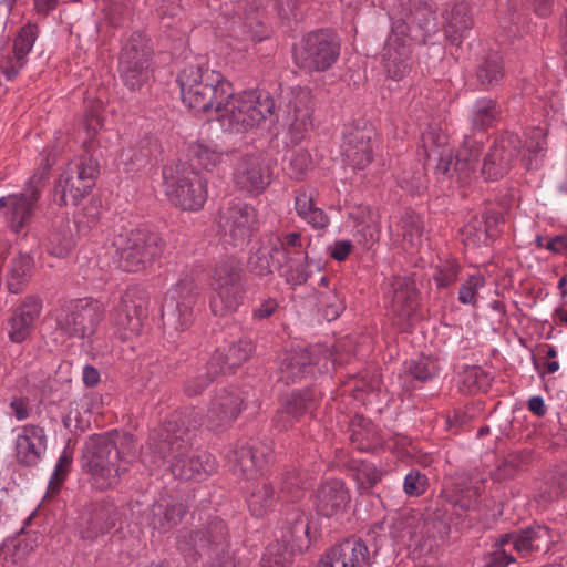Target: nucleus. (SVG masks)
I'll return each mask as SVG.
<instances>
[{
	"label": "nucleus",
	"instance_id": "14",
	"mask_svg": "<svg viewBox=\"0 0 567 567\" xmlns=\"http://www.w3.org/2000/svg\"><path fill=\"white\" fill-rule=\"evenodd\" d=\"M419 12L406 14L393 23L382 52V62L388 75L393 80H401L410 70V47L408 39L409 24L417 22Z\"/></svg>",
	"mask_w": 567,
	"mask_h": 567
},
{
	"label": "nucleus",
	"instance_id": "32",
	"mask_svg": "<svg viewBox=\"0 0 567 567\" xmlns=\"http://www.w3.org/2000/svg\"><path fill=\"white\" fill-rule=\"evenodd\" d=\"M37 39L35 25L23 27L13 41L12 52L1 65L2 73L8 80L14 79L27 63V55L32 50Z\"/></svg>",
	"mask_w": 567,
	"mask_h": 567
},
{
	"label": "nucleus",
	"instance_id": "27",
	"mask_svg": "<svg viewBox=\"0 0 567 567\" xmlns=\"http://www.w3.org/2000/svg\"><path fill=\"white\" fill-rule=\"evenodd\" d=\"M16 458L24 466H35L47 451V435L41 426L25 425L16 439Z\"/></svg>",
	"mask_w": 567,
	"mask_h": 567
},
{
	"label": "nucleus",
	"instance_id": "17",
	"mask_svg": "<svg viewBox=\"0 0 567 567\" xmlns=\"http://www.w3.org/2000/svg\"><path fill=\"white\" fill-rule=\"evenodd\" d=\"M227 535L224 520L214 517L196 530L183 532L178 536L177 547L185 556L196 559L207 551L227 547Z\"/></svg>",
	"mask_w": 567,
	"mask_h": 567
},
{
	"label": "nucleus",
	"instance_id": "12",
	"mask_svg": "<svg viewBox=\"0 0 567 567\" xmlns=\"http://www.w3.org/2000/svg\"><path fill=\"white\" fill-rule=\"evenodd\" d=\"M51 166L52 163L47 159L44 167L30 178L25 192L0 198V208L7 209L6 219L13 231L19 233L31 221L35 203L40 197L39 187L48 178Z\"/></svg>",
	"mask_w": 567,
	"mask_h": 567
},
{
	"label": "nucleus",
	"instance_id": "5",
	"mask_svg": "<svg viewBox=\"0 0 567 567\" xmlns=\"http://www.w3.org/2000/svg\"><path fill=\"white\" fill-rule=\"evenodd\" d=\"M104 249L118 269L128 272L145 269L162 254L158 236L142 229L115 230L107 237Z\"/></svg>",
	"mask_w": 567,
	"mask_h": 567
},
{
	"label": "nucleus",
	"instance_id": "48",
	"mask_svg": "<svg viewBox=\"0 0 567 567\" xmlns=\"http://www.w3.org/2000/svg\"><path fill=\"white\" fill-rule=\"evenodd\" d=\"M477 80L485 87L494 86L503 78V59L498 52L489 53L477 69Z\"/></svg>",
	"mask_w": 567,
	"mask_h": 567
},
{
	"label": "nucleus",
	"instance_id": "64",
	"mask_svg": "<svg viewBox=\"0 0 567 567\" xmlns=\"http://www.w3.org/2000/svg\"><path fill=\"white\" fill-rule=\"evenodd\" d=\"M208 560L206 567H236L235 558L227 547H221L206 553Z\"/></svg>",
	"mask_w": 567,
	"mask_h": 567
},
{
	"label": "nucleus",
	"instance_id": "59",
	"mask_svg": "<svg viewBox=\"0 0 567 567\" xmlns=\"http://www.w3.org/2000/svg\"><path fill=\"white\" fill-rule=\"evenodd\" d=\"M458 264L455 260H444L436 266L433 279L437 288H447L452 286L458 275Z\"/></svg>",
	"mask_w": 567,
	"mask_h": 567
},
{
	"label": "nucleus",
	"instance_id": "26",
	"mask_svg": "<svg viewBox=\"0 0 567 567\" xmlns=\"http://www.w3.org/2000/svg\"><path fill=\"white\" fill-rule=\"evenodd\" d=\"M42 310V300L35 296L27 297L13 311L9 319V339L14 343L25 341Z\"/></svg>",
	"mask_w": 567,
	"mask_h": 567
},
{
	"label": "nucleus",
	"instance_id": "58",
	"mask_svg": "<svg viewBox=\"0 0 567 567\" xmlns=\"http://www.w3.org/2000/svg\"><path fill=\"white\" fill-rule=\"evenodd\" d=\"M354 476L359 488L369 491L381 481L382 472L374 464L361 462L355 470Z\"/></svg>",
	"mask_w": 567,
	"mask_h": 567
},
{
	"label": "nucleus",
	"instance_id": "23",
	"mask_svg": "<svg viewBox=\"0 0 567 567\" xmlns=\"http://www.w3.org/2000/svg\"><path fill=\"white\" fill-rule=\"evenodd\" d=\"M371 564L365 543L359 538H348L331 547L317 567H369Z\"/></svg>",
	"mask_w": 567,
	"mask_h": 567
},
{
	"label": "nucleus",
	"instance_id": "40",
	"mask_svg": "<svg viewBox=\"0 0 567 567\" xmlns=\"http://www.w3.org/2000/svg\"><path fill=\"white\" fill-rule=\"evenodd\" d=\"M156 150V143L151 137H146L137 145L122 150L118 156V167L126 172L137 171L146 165Z\"/></svg>",
	"mask_w": 567,
	"mask_h": 567
},
{
	"label": "nucleus",
	"instance_id": "37",
	"mask_svg": "<svg viewBox=\"0 0 567 567\" xmlns=\"http://www.w3.org/2000/svg\"><path fill=\"white\" fill-rule=\"evenodd\" d=\"M499 216L491 213L482 219H474L464 227V240L473 247L488 246L497 236Z\"/></svg>",
	"mask_w": 567,
	"mask_h": 567
},
{
	"label": "nucleus",
	"instance_id": "3",
	"mask_svg": "<svg viewBox=\"0 0 567 567\" xmlns=\"http://www.w3.org/2000/svg\"><path fill=\"white\" fill-rule=\"evenodd\" d=\"M118 447L104 436L91 437L83 454V468L91 475V483L97 489L115 486L121 475L127 471L125 456L136 454V444L132 434L120 437Z\"/></svg>",
	"mask_w": 567,
	"mask_h": 567
},
{
	"label": "nucleus",
	"instance_id": "1",
	"mask_svg": "<svg viewBox=\"0 0 567 567\" xmlns=\"http://www.w3.org/2000/svg\"><path fill=\"white\" fill-rule=\"evenodd\" d=\"M190 422L182 412H174L148 439L155 465L168 462L174 477L202 481L216 471L215 457L205 451H190Z\"/></svg>",
	"mask_w": 567,
	"mask_h": 567
},
{
	"label": "nucleus",
	"instance_id": "2",
	"mask_svg": "<svg viewBox=\"0 0 567 567\" xmlns=\"http://www.w3.org/2000/svg\"><path fill=\"white\" fill-rule=\"evenodd\" d=\"M99 106L85 115L83 146L85 154L70 162L60 175L56 185L59 204L76 205L95 185L99 175L97 156H102L96 146H100V130L102 127L99 116Z\"/></svg>",
	"mask_w": 567,
	"mask_h": 567
},
{
	"label": "nucleus",
	"instance_id": "16",
	"mask_svg": "<svg viewBox=\"0 0 567 567\" xmlns=\"http://www.w3.org/2000/svg\"><path fill=\"white\" fill-rule=\"evenodd\" d=\"M147 306L148 296L143 288L133 286L125 290L113 319L120 338L130 340L142 332Z\"/></svg>",
	"mask_w": 567,
	"mask_h": 567
},
{
	"label": "nucleus",
	"instance_id": "24",
	"mask_svg": "<svg viewBox=\"0 0 567 567\" xmlns=\"http://www.w3.org/2000/svg\"><path fill=\"white\" fill-rule=\"evenodd\" d=\"M244 401L243 392L237 388L220 390L212 400L207 422L212 427L230 424L240 414Z\"/></svg>",
	"mask_w": 567,
	"mask_h": 567
},
{
	"label": "nucleus",
	"instance_id": "29",
	"mask_svg": "<svg viewBox=\"0 0 567 567\" xmlns=\"http://www.w3.org/2000/svg\"><path fill=\"white\" fill-rule=\"evenodd\" d=\"M349 502V492L343 483L338 480L322 483L315 495L316 509L326 517L343 513Z\"/></svg>",
	"mask_w": 567,
	"mask_h": 567
},
{
	"label": "nucleus",
	"instance_id": "31",
	"mask_svg": "<svg viewBox=\"0 0 567 567\" xmlns=\"http://www.w3.org/2000/svg\"><path fill=\"white\" fill-rule=\"evenodd\" d=\"M254 351L255 344L251 339L239 338L231 341L227 349H218L210 358V367H214L215 374L226 373L249 360Z\"/></svg>",
	"mask_w": 567,
	"mask_h": 567
},
{
	"label": "nucleus",
	"instance_id": "34",
	"mask_svg": "<svg viewBox=\"0 0 567 567\" xmlns=\"http://www.w3.org/2000/svg\"><path fill=\"white\" fill-rule=\"evenodd\" d=\"M83 519L82 538L94 539L115 527L118 520V512L112 503H102L94 505Z\"/></svg>",
	"mask_w": 567,
	"mask_h": 567
},
{
	"label": "nucleus",
	"instance_id": "15",
	"mask_svg": "<svg viewBox=\"0 0 567 567\" xmlns=\"http://www.w3.org/2000/svg\"><path fill=\"white\" fill-rule=\"evenodd\" d=\"M147 306L148 296L143 288L133 286L125 290L113 319L120 338L130 340L142 332Z\"/></svg>",
	"mask_w": 567,
	"mask_h": 567
},
{
	"label": "nucleus",
	"instance_id": "21",
	"mask_svg": "<svg viewBox=\"0 0 567 567\" xmlns=\"http://www.w3.org/2000/svg\"><path fill=\"white\" fill-rule=\"evenodd\" d=\"M220 226L233 246L244 245L256 229V210L246 203H235L221 216Z\"/></svg>",
	"mask_w": 567,
	"mask_h": 567
},
{
	"label": "nucleus",
	"instance_id": "42",
	"mask_svg": "<svg viewBox=\"0 0 567 567\" xmlns=\"http://www.w3.org/2000/svg\"><path fill=\"white\" fill-rule=\"evenodd\" d=\"M185 512L182 504L155 503L151 508V525L166 532L181 522Z\"/></svg>",
	"mask_w": 567,
	"mask_h": 567
},
{
	"label": "nucleus",
	"instance_id": "33",
	"mask_svg": "<svg viewBox=\"0 0 567 567\" xmlns=\"http://www.w3.org/2000/svg\"><path fill=\"white\" fill-rule=\"evenodd\" d=\"M306 97L303 94L290 100L281 115L293 143H299L312 127L311 109L307 105Z\"/></svg>",
	"mask_w": 567,
	"mask_h": 567
},
{
	"label": "nucleus",
	"instance_id": "20",
	"mask_svg": "<svg viewBox=\"0 0 567 567\" xmlns=\"http://www.w3.org/2000/svg\"><path fill=\"white\" fill-rule=\"evenodd\" d=\"M374 136L375 133L371 126H347L341 145L346 163L353 168H365L373 158L372 140Z\"/></svg>",
	"mask_w": 567,
	"mask_h": 567
},
{
	"label": "nucleus",
	"instance_id": "49",
	"mask_svg": "<svg viewBox=\"0 0 567 567\" xmlns=\"http://www.w3.org/2000/svg\"><path fill=\"white\" fill-rule=\"evenodd\" d=\"M292 563V549L288 540L270 544L260 563V567H290Z\"/></svg>",
	"mask_w": 567,
	"mask_h": 567
},
{
	"label": "nucleus",
	"instance_id": "45",
	"mask_svg": "<svg viewBox=\"0 0 567 567\" xmlns=\"http://www.w3.org/2000/svg\"><path fill=\"white\" fill-rule=\"evenodd\" d=\"M357 221L355 237L365 247H371L379 239V227L368 208L358 207L350 213Z\"/></svg>",
	"mask_w": 567,
	"mask_h": 567
},
{
	"label": "nucleus",
	"instance_id": "36",
	"mask_svg": "<svg viewBox=\"0 0 567 567\" xmlns=\"http://www.w3.org/2000/svg\"><path fill=\"white\" fill-rule=\"evenodd\" d=\"M445 20V34L452 44H460L465 32L473 25V17L470 8L465 2L455 3L450 10L443 14Z\"/></svg>",
	"mask_w": 567,
	"mask_h": 567
},
{
	"label": "nucleus",
	"instance_id": "54",
	"mask_svg": "<svg viewBox=\"0 0 567 567\" xmlns=\"http://www.w3.org/2000/svg\"><path fill=\"white\" fill-rule=\"evenodd\" d=\"M217 374L214 373V367H210V360L207 364L196 372V374L189 378L185 385L184 391L188 396H196L200 394L214 380Z\"/></svg>",
	"mask_w": 567,
	"mask_h": 567
},
{
	"label": "nucleus",
	"instance_id": "47",
	"mask_svg": "<svg viewBox=\"0 0 567 567\" xmlns=\"http://www.w3.org/2000/svg\"><path fill=\"white\" fill-rule=\"evenodd\" d=\"M75 245L74 225L71 221L62 223L49 238V250L52 255L63 258Z\"/></svg>",
	"mask_w": 567,
	"mask_h": 567
},
{
	"label": "nucleus",
	"instance_id": "50",
	"mask_svg": "<svg viewBox=\"0 0 567 567\" xmlns=\"http://www.w3.org/2000/svg\"><path fill=\"white\" fill-rule=\"evenodd\" d=\"M32 269V259L22 255L14 258L11 262L8 288L13 293H19L22 285L30 278Z\"/></svg>",
	"mask_w": 567,
	"mask_h": 567
},
{
	"label": "nucleus",
	"instance_id": "63",
	"mask_svg": "<svg viewBox=\"0 0 567 567\" xmlns=\"http://www.w3.org/2000/svg\"><path fill=\"white\" fill-rule=\"evenodd\" d=\"M485 284L482 275L471 276L460 288L458 300L462 303H474L478 288Z\"/></svg>",
	"mask_w": 567,
	"mask_h": 567
},
{
	"label": "nucleus",
	"instance_id": "18",
	"mask_svg": "<svg viewBox=\"0 0 567 567\" xmlns=\"http://www.w3.org/2000/svg\"><path fill=\"white\" fill-rule=\"evenodd\" d=\"M236 187L250 194L262 193L271 183L272 172L265 155L250 152L240 156L234 169Z\"/></svg>",
	"mask_w": 567,
	"mask_h": 567
},
{
	"label": "nucleus",
	"instance_id": "39",
	"mask_svg": "<svg viewBox=\"0 0 567 567\" xmlns=\"http://www.w3.org/2000/svg\"><path fill=\"white\" fill-rule=\"evenodd\" d=\"M276 251L277 245H260L248 259L249 271L255 276L265 277L271 275L274 269L282 268L284 262Z\"/></svg>",
	"mask_w": 567,
	"mask_h": 567
},
{
	"label": "nucleus",
	"instance_id": "61",
	"mask_svg": "<svg viewBox=\"0 0 567 567\" xmlns=\"http://www.w3.org/2000/svg\"><path fill=\"white\" fill-rule=\"evenodd\" d=\"M565 492H567V468L561 467L559 473L551 477L546 488L540 492L539 497L545 503H549L557 499Z\"/></svg>",
	"mask_w": 567,
	"mask_h": 567
},
{
	"label": "nucleus",
	"instance_id": "13",
	"mask_svg": "<svg viewBox=\"0 0 567 567\" xmlns=\"http://www.w3.org/2000/svg\"><path fill=\"white\" fill-rule=\"evenodd\" d=\"M198 289L194 280L185 278L171 289L162 306L164 326L177 331L187 329L194 320Z\"/></svg>",
	"mask_w": 567,
	"mask_h": 567
},
{
	"label": "nucleus",
	"instance_id": "25",
	"mask_svg": "<svg viewBox=\"0 0 567 567\" xmlns=\"http://www.w3.org/2000/svg\"><path fill=\"white\" fill-rule=\"evenodd\" d=\"M320 358L307 349H298L285 353L278 368V380L286 383L299 382L315 373V365Z\"/></svg>",
	"mask_w": 567,
	"mask_h": 567
},
{
	"label": "nucleus",
	"instance_id": "30",
	"mask_svg": "<svg viewBox=\"0 0 567 567\" xmlns=\"http://www.w3.org/2000/svg\"><path fill=\"white\" fill-rule=\"evenodd\" d=\"M388 298L391 310L401 320H411L417 306V292L414 282L406 277H394L390 284Z\"/></svg>",
	"mask_w": 567,
	"mask_h": 567
},
{
	"label": "nucleus",
	"instance_id": "7",
	"mask_svg": "<svg viewBox=\"0 0 567 567\" xmlns=\"http://www.w3.org/2000/svg\"><path fill=\"white\" fill-rule=\"evenodd\" d=\"M275 106V101L269 95L261 97L255 92H244L237 96L233 94L224 102L218 121L226 132L245 133L271 116Z\"/></svg>",
	"mask_w": 567,
	"mask_h": 567
},
{
	"label": "nucleus",
	"instance_id": "28",
	"mask_svg": "<svg viewBox=\"0 0 567 567\" xmlns=\"http://www.w3.org/2000/svg\"><path fill=\"white\" fill-rule=\"evenodd\" d=\"M319 396L313 390H305L292 393L277 411L274 425L279 431H285L293 425L301 416L312 413Z\"/></svg>",
	"mask_w": 567,
	"mask_h": 567
},
{
	"label": "nucleus",
	"instance_id": "41",
	"mask_svg": "<svg viewBox=\"0 0 567 567\" xmlns=\"http://www.w3.org/2000/svg\"><path fill=\"white\" fill-rule=\"evenodd\" d=\"M295 208L300 218L313 228H324L329 223L328 216L315 204V190L300 189L295 199Z\"/></svg>",
	"mask_w": 567,
	"mask_h": 567
},
{
	"label": "nucleus",
	"instance_id": "52",
	"mask_svg": "<svg viewBox=\"0 0 567 567\" xmlns=\"http://www.w3.org/2000/svg\"><path fill=\"white\" fill-rule=\"evenodd\" d=\"M297 254L298 257H289L288 260L282 261L287 267L282 276L290 285H302L308 280V272L306 271V265L308 264L307 254Z\"/></svg>",
	"mask_w": 567,
	"mask_h": 567
},
{
	"label": "nucleus",
	"instance_id": "53",
	"mask_svg": "<svg viewBox=\"0 0 567 567\" xmlns=\"http://www.w3.org/2000/svg\"><path fill=\"white\" fill-rule=\"evenodd\" d=\"M118 72L125 86L132 91L140 90L150 81L151 62L132 64L128 74L124 72V69H118Z\"/></svg>",
	"mask_w": 567,
	"mask_h": 567
},
{
	"label": "nucleus",
	"instance_id": "62",
	"mask_svg": "<svg viewBox=\"0 0 567 567\" xmlns=\"http://www.w3.org/2000/svg\"><path fill=\"white\" fill-rule=\"evenodd\" d=\"M429 485V480L425 474L417 470L410 471L403 483L405 494L412 497L422 495Z\"/></svg>",
	"mask_w": 567,
	"mask_h": 567
},
{
	"label": "nucleus",
	"instance_id": "9",
	"mask_svg": "<svg viewBox=\"0 0 567 567\" xmlns=\"http://www.w3.org/2000/svg\"><path fill=\"white\" fill-rule=\"evenodd\" d=\"M243 268L235 257L221 259L215 267L213 276L214 296L210 307L216 316H226L238 309L244 299L241 284Z\"/></svg>",
	"mask_w": 567,
	"mask_h": 567
},
{
	"label": "nucleus",
	"instance_id": "57",
	"mask_svg": "<svg viewBox=\"0 0 567 567\" xmlns=\"http://www.w3.org/2000/svg\"><path fill=\"white\" fill-rule=\"evenodd\" d=\"M271 244L277 245L276 252L282 261L288 260L289 257H298L297 252H305L302 250V238L300 233H289L282 238H278L276 243Z\"/></svg>",
	"mask_w": 567,
	"mask_h": 567
},
{
	"label": "nucleus",
	"instance_id": "11",
	"mask_svg": "<svg viewBox=\"0 0 567 567\" xmlns=\"http://www.w3.org/2000/svg\"><path fill=\"white\" fill-rule=\"evenodd\" d=\"M339 43L328 31L311 32L295 49L296 63L309 71L323 72L331 68L339 56Z\"/></svg>",
	"mask_w": 567,
	"mask_h": 567
},
{
	"label": "nucleus",
	"instance_id": "51",
	"mask_svg": "<svg viewBox=\"0 0 567 567\" xmlns=\"http://www.w3.org/2000/svg\"><path fill=\"white\" fill-rule=\"evenodd\" d=\"M192 158L197 162V164L204 167L207 171L215 168L218 164L221 163L224 153L216 150V147L204 144L196 143L189 148Z\"/></svg>",
	"mask_w": 567,
	"mask_h": 567
},
{
	"label": "nucleus",
	"instance_id": "43",
	"mask_svg": "<svg viewBox=\"0 0 567 567\" xmlns=\"http://www.w3.org/2000/svg\"><path fill=\"white\" fill-rule=\"evenodd\" d=\"M398 236L402 238L404 249L415 248L423 241L424 225L420 215L408 212L398 224Z\"/></svg>",
	"mask_w": 567,
	"mask_h": 567
},
{
	"label": "nucleus",
	"instance_id": "4",
	"mask_svg": "<svg viewBox=\"0 0 567 567\" xmlns=\"http://www.w3.org/2000/svg\"><path fill=\"white\" fill-rule=\"evenodd\" d=\"M182 100L195 112L219 113L224 102L231 97V84L214 70L202 65H187L178 76Z\"/></svg>",
	"mask_w": 567,
	"mask_h": 567
},
{
	"label": "nucleus",
	"instance_id": "22",
	"mask_svg": "<svg viewBox=\"0 0 567 567\" xmlns=\"http://www.w3.org/2000/svg\"><path fill=\"white\" fill-rule=\"evenodd\" d=\"M269 449L264 446L261 450L256 444L248 441H240L226 452V460L230 470L246 476L248 480L255 478L258 472L269 461Z\"/></svg>",
	"mask_w": 567,
	"mask_h": 567
},
{
	"label": "nucleus",
	"instance_id": "38",
	"mask_svg": "<svg viewBox=\"0 0 567 567\" xmlns=\"http://www.w3.org/2000/svg\"><path fill=\"white\" fill-rule=\"evenodd\" d=\"M152 53L148 40L141 32H134L122 49L118 69H124V72L128 74L132 64L151 62Z\"/></svg>",
	"mask_w": 567,
	"mask_h": 567
},
{
	"label": "nucleus",
	"instance_id": "8",
	"mask_svg": "<svg viewBox=\"0 0 567 567\" xmlns=\"http://www.w3.org/2000/svg\"><path fill=\"white\" fill-rule=\"evenodd\" d=\"M163 188L172 204L184 210H196L206 200L202 177L186 163L166 165L162 172Z\"/></svg>",
	"mask_w": 567,
	"mask_h": 567
},
{
	"label": "nucleus",
	"instance_id": "55",
	"mask_svg": "<svg viewBox=\"0 0 567 567\" xmlns=\"http://www.w3.org/2000/svg\"><path fill=\"white\" fill-rule=\"evenodd\" d=\"M72 464V455L68 451H63V453L60 455L54 471L51 475V478L49 481L47 496H53L59 493L61 485L63 484L64 480L66 478L70 467Z\"/></svg>",
	"mask_w": 567,
	"mask_h": 567
},
{
	"label": "nucleus",
	"instance_id": "44",
	"mask_svg": "<svg viewBox=\"0 0 567 567\" xmlns=\"http://www.w3.org/2000/svg\"><path fill=\"white\" fill-rule=\"evenodd\" d=\"M275 502V493L271 484L266 480L252 483L248 497V507L256 517L264 516Z\"/></svg>",
	"mask_w": 567,
	"mask_h": 567
},
{
	"label": "nucleus",
	"instance_id": "6",
	"mask_svg": "<svg viewBox=\"0 0 567 567\" xmlns=\"http://www.w3.org/2000/svg\"><path fill=\"white\" fill-rule=\"evenodd\" d=\"M447 136L441 130L430 127L422 134V150L424 156H439L436 171L457 182L465 183L472 175L478 164L481 154V142L466 137L455 157L447 150Z\"/></svg>",
	"mask_w": 567,
	"mask_h": 567
},
{
	"label": "nucleus",
	"instance_id": "19",
	"mask_svg": "<svg viewBox=\"0 0 567 567\" xmlns=\"http://www.w3.org/2000/svg\"><path fill=\"white\" fill-rule=\"evenodd\" d=\"M522 141L514 133H505L497 137L483 158L481 174L486 179H498L514 166Z\"/></svg>",
	"mask_w": 567,
	"mask_h": 567
},
{
	"label": "nucleus",
	"instance_id": "56",
	"mask_svg": "<svg viewBox=\"0 0 567 567\" xmlns=\"http://www.w3.org/2000/svg\"><path fill=\"white\" fill-rule=\"evenodd\" d=\"M408 371L413 379L425 382L437 373V361L431 357H420L410 361Z\"/></svg>",
	"mask_w": 567,
	"mask_h": 567
},
{
	"label": "nucleus",
	"instance_id": "46",
	"mask_svg": "<svg viewBox=\"0 0 567 567\" xmlns=\"http://www.w3.org/2000/svg\"><path fill=\"white\" fill-rule=\"evenodd\" d=\"M501 114V109L494 100H477L472 109L471 122L474 128L485 130L494 125Z\"/></svg>",
	"mask_w": 567,
	"mask_h": 567
},
{
	"label": "nucleus",
	"instance_id": "60",
	"mask_svg": "<svg viewBox=\"0 0 567 567\" xmlns=\"http://www.w3.org/2000/svg\"><path fill=\"white\" fill-rule=\"evenodd\" d=\"M303 481L300 477V473L295 468L287 470L281 474L280 478V491L278 493V497L295 498L297 497V492L302 487Z\"/></svg>",
	"mask_w": 567,
	"mask_h": 567
},
{
	"label": "nucleus",
	"instance_id": "35",
	"mask_svg": "<svg viewBox=\"0 0 567 567\" xmlns=\"http://www.w3.org/2000/svg\"><path fill=\"white\" fill-rule=\"evenodd\" d=\"M446 499L464 511L473 509L478 502L481 486L467 476H458L445 491Z\"/></svg>",
	"mask_w": 567,
	"mask_h": 567
},
{
	"label": "nucleus",
	"instance_id": "10",
	"mask_svg": "<svg viewBox=\"0 0 567 567\" xmlns=\"http://www.w3.org/2000/svg\"><path fill=\"white\" fill-rule=\"evenodd\" d=\"M104 317V307L96 300L79 299L62 306L55 313L56 328L80 339L93 336Z\"/></svg>",
	"mask_w": 567,
	"mask_h": 567
}]
</instances>
